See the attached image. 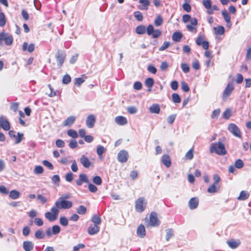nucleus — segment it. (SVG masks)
<instances>
[{
	"label": "nucleus",
	"mask_w": 251,
	"mask_h": 251,
	"mask_svg": "<svg viewBox=\"0 0 251 251\" xmlns=\"http://www.w3.org/2000/svg\"><path fill=\"white\" fill-rule=\"evenodd\" d=\"M136 33L138 34H143L147 32L149 36L153 38H157L161 35V31L159 29H154L152 25H149L147 28L144 25H140L136 27Z\"/></svg>",
	"instance_id": "nucleus-1"
},
{
	"label": "nucleus",
	"mask_w": 251,
	"mask_h": 251,
	"mask_svg": "<svg viewBox=\"0 0 251 251\" xmlns=\"http://www.w3.org/2000/svg\"><path fill=\"white\" fill-rule=\"evenodd\" d=\"M210 151L211 153L215 152L220 155H224L226 153L225 145L221 141L212 143L210 145Z\"/></svg>",
	"instance_id": "nucleus-2"
},
{
	"label": "nucleus",
	"mask_w": 251,
	"mask_h": 251,
	"mask_svg": "<svg viewBox=\"0 0 251 251\" xmlns=\"http://www.w3.org/2000/svg\"><path fill=\"white\" fill-rule=\"evenodd\" d=\"M73 206V203L72 201L66 200H62L59 199L55 201L54 203V207L59 209H68L71 208Z\"/></svg>",
	"instance_id": "nucleus-3"
},
{
	"label": "nucleus",
	"mask_w": 251,
	"mask_h": 251,
	"mask_svg": "<svg viewBox=\"0 0 251 251\" xmlns=\"http://www.w3.org/2000/svg\"><path fill=\"white\" fill-rule=\"evenodd\" d=\"M59 210H57L56 207L52 206L50 211L47 212L45 213V217L50 222H53L56 220L58 217Z\"/></svg>",
	"instance_id": "nucleus-4"
},
{
	"label": "nucleus",
	"mask_w": 251,
	"mask_h": 251,
	"mask_svg": "<svg viewBox=\"0 0 251 251\" xmlns=\"http://www.w3.org/2000/svg\"><path fill=\"white\" fill-rule=\"evenodd\" d=\"M13 41V37L11 35L4 32L0 33V46L2 45V42H4L7 46L11 45Z\"/></svg>",
	"instance_id": "nucleus-5"
},
{
	"label": "nucleus",
	"mask_w": 251,
	"mask_h": 251,
	"mask_svg": "<svg viewBox=\"0 0 251 251\" xmlns=\"http://www.w3.org/2000/svg\"><path fill=\"white\" fill-rule=\"evenodd\" d=\"M66 56V53L64 50H57L55 55V57L58 68H60L62 66L65 60Z\"/></svg>",
	"instance_id": "nucleus-6"
},
{
	"label": "nucleus",
	"mask_w": 251,
	"mask_h": 251,
	"mask_svg": "<svg viewBox=\"0 0 251 251\" xmlns=\"http://www.w3.org/2000/svg\"><path fill=\"white\" fill-rule=\"evenodd\" d=\"M147 202L144 197H140L135 202V209L138 212H142L145 209Z\"/></svg>",
	"instance_id": "nucleus-7"
},
{
	"label": "nucleus",
	"mask_w": 251,
	"mask_h": 251,
	"mask_svg": "<svg viewBox=\"0 0 251 251\" xmlns=\"http://www.w3.org/2000/svg\"><path fill=\"white\" fill-rule=\"evenodd\" d=\"M234 84L232 82H229L227 83L223 94L222 99L223 100L225 101L226 100V99L231 94V92L234 90Z\"/></svg>",
	"instance_id": "nucleus-8"
},
{
	"label": "nucleus",
	"mask_w": 251,
	"mask_h": 251,
	"mask_svg": "<svg viewBox=\"0 0 251 251\" xmlns=\"http://www.w3.org/2000/svg\"><path fill=\"white\" fill-rule=\"evenodd\" d=\"M129 158V154L127 151L125 150H121L118 153L117 159L120 163H126Z\"/></svg>",
	"instance_id": "nucleus-9"
},
{
	"label": "nucleus",
	"mask_w": 251,
	"mask_h": 251,
	"mask_svg": "<svg viewBox=\"0 0 251 251\" xmlns=\"http://www.w3.org/2000/svg\"><path fill=\"white\" fill-rule=\"evenodd\" d=\"M228 130L235 137H241V134L240 129L234 124H230L228 126Z\"/></svg>",
	"instance_id": "nucleus-10"
},
{
	"label": "nucleus",
	"mask_w": 251,
	"mask_h": 251,
	"mask_svg": "<svg viewBox=\"0 0 251 251\" xmlns=\"http://www.w3.org/2000/svg\"><path fill=\"white\" fill-rule=\"evenodd\" d=\"M60 227L58 225H54L51 228H48L46 231V234L48 237L52 235H57L60 232Z\"/></svg>",
	"instance_id": "nucleus-11"
},
{
	"label": "nucleus",
	"mask_w": 251,
	"mask_h": 251,
	"mask_svg": "<svg viewBox=\"0 0 251 251\" xmlns=\"http://www.w3.org/2000/svg\"><path fill=\"white\" fill-rule=\"evenodd\" d=\"M149 223L152 226H157L159 225L160 222L157 217V214L155 212L151 213Z\"/></svg>",
	"instance_id": "nucleus-12"
},
{
	"label": "nucleus",
	"mask_w": 251,
	"mask_h": 251,
	"mask_svg": "<svg viewBox=\"0 0 251 251\" xmlns=\"http://www.w3.org/2000/svg\"><path fill=\"white\" fill-rule=\"evenodd\" d=\"M76 184L77 186H81L83 183H89V180L87 175L85 174H80L79 175V178L75 180Z\"/></svg>",
	"instance_id": "nucleus-13"
},
{
	"label": "nucleus",
	"mask_w": 251,
	"mask_h": 251,
	"mask_svg": "<svg viewBox=\"0 0 251 251\" xmlns=\"http://www.w3.org/2000/svg\"><path fill=\"white\" fill-rule=\"evenodd\" d=\"M79 161L80 163L85 168H89L92 165L91 162L85 155H81Z\"/></svg>",
	"instance_id": "nucleus-14"
},
{
	"label": "nucleus",
	"mask_w": 251,
	"mask_h": 251,
	"mask_svg": "<svg viewBox=\"0 0 251 251\" xmlns=\"http://www.w3.org/2000/svg\"><path fill=\"white\" fill-rule=\"evenodd\" d=\"M0 123L1 128L6 131L10 128V123L9 121L3 116L0 117Z\"/></svg>",
	"instance_id": "nucleus-15"
},
{
	"label": "nucleus",
	"mask_w": 251,
	"mask_h": 251,
	"mask_svg": "<svg viewBox=\"0 0 251 251\" xmlns=\"http://www.w3.org/2000/svg\"><path fill=\"white\" fill-rule=\"evenodd\" d=\"M96 122V118L94 115H89L87 116L86 120V124L88 127L93 128Z\"/></svg>",
	"instance_id": "nucleus-16"
},
{
	"label": "nucleus",
	"mask_w": 251,
	"mask_h": 251,
	"mask_svg": "<svg viewBox=\"0 0 251 251\" xmlns=\"http://www.w3.org/2000/svg\"><path fill=\"white\" fill-rule=\"evenodd\" d=\"M199 203V199L197 197L191 198L188 202V206L190 209L193 210L197 208Z\"/></svg>",
	"instance_id": "nucleus-17"
},
{
	"label": "nucleus",
	"mask_w": 251,
	"mask_h": 251,
	"mask_svg": "<svg viewBox=\"0 0 251 251\" xmlns=\"http://www.w3.org/2000/svg\"><path fill=\"white\" fill-rule=\"evenodd\" d=\"M139 3L141 4L138 6V8L141 10H147L148 9L150 2L149 0H139Z\"/></svg>",
	"instance_id": "nucleus-18"
},
{
	"label": "nucleus",
	"mask_w": 251,
	"mask_h": 251,
	"mask_svg": "<svg viewBox=\"0 0 251 251\" xmlns=\"http://www.w3.org/2000/svg\"><path fill=\"white\" fill-rule=\"evenodd\" d=\"M220 189V186L219 184L213 183L208 188L207 192L210 194H213L218 192Z\"/></svg>",
	"instance_id": "nucleus-19"
},
{
	"label": "nucleus",
	"mask_w": 251,
	"mask_h": 251,
	"mask_svg": "<svg viewBox=\"0 0 251 251\" xmlns=\"http://www.w3.org/2000/svg\"><path fill=\"white\" fill-rule=\"evenodd\" d=\"M137 235L140 238H143L146 235V230L143 225H140L137 229Z\"/></svg>",
	"instance_id": "nucleus-20"
},
{
	"label": "nucleus",
	"mask_w": 251,
	"mask_h": 251,
	"mask_svg": "<svg viewBox=\"0 0 251 251\" xmlns=\"http://www.w3.org/2000/svg\"><path fill=\"white\" fill-rule=\"evenodd\" d=\"M23 247L25 251H31L34 248V244L31 241H24Z\"/></svg>",
	"instance_id": "nucleus-21"
},
{
	"label": "nucleus",
	"mask_w": 251,
	"mask_h": 251,
	"mask_svg": "<svg viewBox=\"0 0 251 251\" xmlns=\"http://www.w3.org/2000/svg\"><path fill=\"white\" fill-rule=\"evenodd\" d=\"M115 121L118 125L120 126H124L127 123L126 118L122 116H117L115 118Z\"/></svg>",
	"instance_id": "nucleus-22"
},
{
	"label": "nucleus",
	"mask_w": 251,
	"mask_h": 251,
	"mask_svg": "<svg viewBox=\"0 0 251 251\" xmlns=\"http://www.w3.org/2000/svg\"><path fill=\"white\" fill-rule=\"evenodd\" d=\"M100 231V227L97 225H91L88 228V232L90 235L97 234Z\"/></svg>",
	"instance_id": "nucleus-23"
},
{
	"label": "nucleus",
	"mask_w": 251,
	"mask_h": 251,
	"mask_svg": "<svg viewBox=\"0 0 251 251\" xmlns=\"http://www.w3.org/2000/svg\"><path fill=\"white\" fill-rule=\"evenodd\" d=\"M161 162L167 168L170 167L171 165L170 158L167 154H164L162 156Z\"/></svg>",
	"instance_id": "nucleus-24"
},
{
	"label": "nucleus",
	"mask_w": 251,
	"mask_h": 251,
	"mask_svg": "<svg viewBox=\"0 0 251 251\" xmlns=\"http://www.w3.org/2000/svg\"><path fill=\"white\" fill-rule=\"evenodd\" d=\"M35 49V45L33 43L30 44L28 46L27 42H24L23 45V50L25 51L28 50L29 52H32Z\"/></svg>",
	"instance_id": "nucleus-25"
},
{
	"label": "nucleus",
	"mask_w": 251,
	"mask_h": 251,
	"mask_svg": "<svg viewBox=\"0 0 251 251\" xmlns=\"http://www.w3.org/2000/svg\"><path fill=\"white\" fill-rule=\"evenodd\" d=\"M76 117L74 116H71L68 117L63 122L64 126H71L75 122Z\"/></svg>",
	"instance_id": "nucleus-26"
},
{
	"label": "nucleus",
	"mask_w": 251,
	"mask_h": 251,
	"mask_svg": "<svg viewBox=\"0 0 251 251\" xmlns=\"http://www.w3.org/2000/svg\"><path fill=\"white\" fill-rule=\"evenodd\" d=\"M228 246L231 249H236L241 244V242L239 240H229L226 242Z\"/></svg>",
	"instance_id": "nucleus-27"
},
{
	"label": "nucleus",
	"mask_w": 251,
	"mask_h": 251,
	"mask_svg": "<svg viewBox=\"0 0 251 251\" xmlns=\"http://www.w3.org/2000/svg\"><path fill=\"white\" fill-rule=\"evenodd\" d=\"M149 110L151 113L159 114L160 111V107L158 104H153L150 107Z\"/></svg>",
	"instance_id": "nucleus-28"
},
{
	"label": "nucleus",
	"mask_w": 251,
	"mask_h": 251,
	"mask_svg": "<svg viewBox=\"0 0 251 251\" xmlns=\"http://www.w3.org/2000/svg\"><path fill=\"white\" fill-rule=\"evenodd\" d=\"M182 37V34L179 31L174 32L172 35V40L175 42H179Z\"/></svg>",
	"instance_id": "nucleus-29"
},
{
	"label": "nucleus",
	"mask_w": 251,
	"mask_h": 251,
	"mask_svg": "<svg viewBox=\"0 0 251 251\" xmlns=\"http://www.w3.org/2000/svg\"><path fill=\"white\" fill-rule=\"evenodd\" d=\"M249 197V194L247 192L245 191H242L240 192L237 199L240 201H244L248 199Z\"/></svg>",
	"instance_id": "nucleus-30"
},
{
	"label": "nucleus",
	"mask_w": 251,
	"mask_h": 251,
	"mask_svg": "<svg viewBox=\"0 0 251 251\" xmlns=\"http://www.w3.org/2000/svg\"><path fill=\"white\" fill-rule=\"evenodd\" d=\"M20 196V192L15 190L11 191L9 194V197L13 200L17 199L19 198Z\"/></svg>",
	"instance_id": "nucleus-31"
},
{
	"label": "nucleus",
	"mask_w": 251,
	"mask_h": 251,
	"mask_svg": "<svg viewBox=\"0 0 251 251\" xmlns=\"http://www.w3.org/2000/svg\"><path fill=\"white\" fill-rule=\"evenodd\" d=\"M222 15L225 21H226V22L227 24L229 23L230 19H231V17H230V16L229 15V14L228 13V12L226 11V9H224L222 11Z\"/></svg>",
	"instance_id": "nucleus-32"
},
{
	"label": "nucleus",
	"mask_w": 251,
	"mask_h": 251,
	"mask_svg": "<svg viewBox=\"0 0 251 251\" xmlns=\"http://www.w3.org/2000/svg\"><path fill=\"white\" fill-rule=\"evenodd\" d=\"M214 29L216 34L223 35L225 33V28L221 25L214 27Z\"/></svg>",
	"instance_id": "nucleus-33"
},
{
	"label": "nucleus",
	"mask_w": 251,
	"mask_h": 251,
	"mask_svg": "<svg viewBox=\"0 0 251 251\" xmlns=\"http://www.w3.org/2000/svg\"><path fill=\"white\" fill-rule=\"evenodd\" d=\"M91 221L95 225L97 226L100 225L101 222L100 218L97 215H93V216L92 217Z\"/></svg>",
	"instance_id": "nucleus-34"
},
{
	"label": "nucleus",
	"mask_w": 251,
	"mask_h": 251,
	"mask_svg": "<svg viewBox=\"0 0 251 251\" xmlns=\"http://www.w3.org/2000/svg\"><path fill=\"white\" fill-rule=\"evenodd\" d=\"M67 134L68 136L73 138H77L78 136V134L77 132L74 129H69L67 131Z\"/></svg>",
	"instance_id": "nucleus-35"
},
{
	"label": "nucleus",
	"mask_w": 251,
	"mask_h": 251,
	"mask_svg": "<svg viewBox=\"0 0 251 251\" xmlns=\"http://www.w3.org/2000/svg\"><path fill=\"white\" fill-rule=\"evenodd\" d=\"M35 237L38 239H43L45 237V233L42 230L39 229L35 232Z\"/></svg>",
	"instance_id": "nucleus-36"
},
{
	"label": "nucleus",
	"mask_w": 251,
	"mask_h": 251,
	"mask_svg": "<svg viewBox=\"0 0 251 251\" xmlns=\"http://www.w3.org/2000/svg\"><path fill=\"white\" fill-rule=\"evenodd\" d=\"M166 240L168 241L170 239L174 236V230L172 228L167 229L166 230Z\"/></svg>",
	"instance_id": "nucleus-37"
},
{
	"label": "nucleus",
	"mask_w": 251,
	"mask_h": 251,
	"mask_svg": "<svg viewBox=\"0 0 251 251\" xmlns=\"http://www.w3.org/2000/svg\"><path fill=\"white\" fill-rule=\"evenodd\" d=\"M172 100L175 103H179L181 102L179 96L176 93H174L172 95Z\"/></svg>",
	"instance_id": "nucleus-38"
},
{
	"label": "nucleus",
	"mask_w": 251,
	"mask_h": 251,
	"mask_svg": "<svg viewBox=\"0 0 251 251\" xmlns=\"http://www.w3.org/2000/svg\"><path fill=\"white\" fill-rule=\"evenodd\" d=\"M6 24V18L3 12L0 13V27H3Z\"/></svg>",
	"instance_id": "nucleus-39"
},
{
	"label": "nucleus",
	"mask_w": 251,
	"mask_h": 251,
	"mask_svg": "<svg viewBox=\"0 0 251 251\" xmlns=\"http://www.w3.org/2000/svg\"><path fill=\"white\" fill-rule=\"evenodd\" d=\"M221 112L219 108L214 110L211 115V118L213 119H217Z\"/></svg>",
	"instance_id": "nucleus-40"
},
{
	"label": "nucleus",
	"mask_w": 251,
	"mask_h": 251,
	"mask_svg": "<svg viewBox=\"0 0 251 251\" xmlns=\"http://www.w3.org/2000/svg\"><path fill=\"white\" fill-rule=\"evenodd\" d=\"M60 181V176L58 175H55L52 176L51 178V182L52 183L59 185V182Z\"/></svg>",
	"instance_id": "nucleus-41"
},
{
	"label": "nucleus",
	"mask_w": 251,
	"mask_h": 251,
	"mask_svg": "<svg viewBox=\"0 0 251 251\" xmlns=\"http://www.w3.org/2000/svg\"><path fill=\"white\" fill-rule=\"evenodd\" d=\"M105 150L104 147L101 145H99L97 149V153L99 156H100L105 151Z\"/></svg>",
	"instance_id": "nucleus-42"
},
{
	"label": "nucleus",
	"mask_w": 251,
	"mask_h": 251,
	"mask_svg": "<svg viewBox=\"0 0 251 251\" xmlns=\"http://www.w3.org/2000/svg\"><path fill=\"white\" fill-rule=\"evenodd\" d=\"M154 84V80L153 78L149 77L145 81V84L148 88H151Z\"/></svg>",
	"instance_id": "nucleus-43"
},
{
	"label": "nucleus",
	"mask_w": 251,
	"mask_h": 251,
	"mask_svg": "<svg viewBox=\"0 0 251 251\" xmlns=\"http://www.w3.org/2000/svg\"><path fill=\"white\" fill-rule=\"evenodd\" d=\"M231 115V111L229 109H226L223 113V117L225 119H228Z\"/></svg>",
	"instance_id": "nucleus-44"
},
{
	"label": "nucleus",
	"mask_w": 251,
	"mask_h": 251,
	"mask_svg": "<svg viewBox=\"0 0 251 251\" xmlns=\"http://www.w3.org/2000/svg\"><path fill=\"white\" fill-rule=\"evenodd\" d=\"M244 163L242 160L238 159L235 162V167L238 169H241L244 167Z\"/></svg>",
	"instance_id": "nucleus-45"
},
{
	"label": "nucleus",
	"mask_w": 251,
	"mask_h": 251,
	"mask_svg": "<svg viewBox=\"0 0 251 251\" xmlns=\"http://www.w3.org/2000/svg\"><path fill=\"white\" fill-rule=\"evenodd\" d=\"M134 16L135 19L137 21H142L143 20V15H142L141 12H140V11H135L134 13Z\"/></svg>",
	"instance_id": "nucleus-46"
},
{
	"label": "nucleus",
	"mask_w": 251,
	"mask_h": 251,
	"mask_svg": "<svg viewBox=\"0 0 251 251\" xmlns=\"http://www.w3.org/2000/svg\"><path fill=\"white\" fill-rule=\"evenodd\" d=\"M86 212V208L83 205L79 206L77 209V212L78 214L83 215L85 214Z\"/></svg>",
	"instance_id": "nucleus-47"
},
{
	"label": "nucleus",
	"mask_w": 251,
	"mask_h": 251,
	"mask_svg": "<svg viewBox=\"0 0 251 251\" xmlns=\"http://www.w3.org/2000/svg\"><path fill=\"white\" fill-rule=\"evenodd\" d=\"M181 69H182V71L184 73H187L190 71L189 66L187 63H182L181 64Z\"/></svg>",
	"instance_id": "nucleus-48"
},
{
	"label": "nucleus",
	"mask_w": 251,
	"mask_h": 251,
	"mask_svg": "<svg viewBox=\"0 0 251 251\" xmlns=\"http://www.w3.org/2000/svg\"><path fill=\"white\" fill-rule=\"evenodd\" d=\"M163 19L161 16L158 15L154 21V24L156 26H159L162 24Z\"/></svg>",
	"instance_id": "nucleus-49"
},
{
	"label": "nucleus",
	"mask_w": 251,
	"mask_h": 251,
	"mask_svg": "<svg viewBox=\"0 0 251 251\" xmlns=\"http://www.w3.org/2000/svg\"><path fill=\"white\" fill-rule=\"evenodd\" d=\"M71 81V77L69 75H68V74L65 75L63 76V79H62V83L63 84H67L69 82H70Z\"/></svg>",
	"instance_id": "nucleus-50"
},
{
	"label": "nucleus",
	"mask_w": 251,
	"mask_h": 251,
	"mask_svg": "<svg viewBox=\"0 0 251 251\" xmlns=\"http://www.w3.org/2000/svg\"><path fill=\"white\" fill-rule=\"evenodd\" d=\"M93 182L96 185H100L102 183V179L99 176H94L93 178Z\"/></svg>",
	"instance_id": "nucleus-51"
},
{
	"label": "nucleus",
	"mask_w": 251,
	"mask_h": 251,
	"mask_svg": "<svg viewBox=\"0 0 251 251\" xmlns=\"http://www.w3.org/2000/svg\"><path fill=\"white\" fill-rule=\"evenodd\" d=\"M193 150L190 149L185 154V157L186 159L191 160L193 158Z\"/></svg>",
	"instance_id": "nucleus-52"
},
{
	"label": "nucleus",
	"mask_w": 251,
	"mask_h": 251,
	"mask_svg": "<svg viewBox=\"0 0 251 251\" xmlns=\"http://www.w3.org/2000/svg\"><path fill=\"white\" fill-rule=\"evenodd\" d=\"M202 4L206 9H209L212 6L211 0H203Z\"/></svg>",
	"instance_id": "nucleus-53"
},
{
	"label": "nucleus",
	"mask_w": 251,
	"mask_h": 251,
	"mask_svg": "<svg viewBox=\"0 0 251 251\" xmlns=\"http://www.w3.org/2000/svg\"><path fill=\"white\" fill-rule=\"evenodd\" d=\"M30 232V228L29 226H25L24 227L23 230H22V233H23V234L24 236H27L28 235H29Z\"/></svg>",
	"instance_id": "nucleus-54"
},
{
	"label": "nucleus",
	"mask_w": 251,
	"mask_h": 251,
	"mask_svg": "<svg viewBox=\"0 0 251 251\" xmlns=\"http://www.w3.org/2000/svg\"><path fill=\"white\" fill-rule=\"evenodd\" d=\"M88 184V189L92 193H95L97 191L98 188L97 187L94 185L93 184L90 183V182Z\"/></svg>",
	"instance_id": "nucleus-55"
},
{
	"label": "nucleus",
	"mask_w": 251,
	"mask_h": 251,
	"mask_svg": "<svg viewBox=\"0 0 251 251\" xmlns=\"http://www.w3.org/2000/svg\"><path fill=\"white\" fill-rule=\"evenodd\" d=\"M176 118V114H172L169 116L167 119V122L171 125L174 122Z\"/></svg>",
	"instance_id": "nucleus-56"
},
{
	"label": "nucleus",
	"mask_w": 251,
	"mask_h": 251,
	"mask_svg": "<svg viewBox=\"0 0 251 251\" xmlns=\"http://www.w3.org/2000/svg\"><path fill=\"white\" fill-rule=\"evenodd\" d=\"M43 164L47 167V168H48L50 170H52L53 169V165L52 164V163H51L48 160H45L43 161Z\"/></svg>",
	"instance_id": "nucleus-57"
},
{
	"label": "nucleus",
	"mask_w": 251,
	"mask_h": 251,
	"mask_svg": "<svg viewBox=\"0 0 251 251\" xmlns=\"http://www.w3.org/2000/svg\"><path fill=\"white\" fill-rule=\"evenodd\" d=\"M60 223L63 226H67L68 225V221L65 217H61L60 218Z\"/></svg>",
	"instance_id": "nucleus-58"
},
{
	"label": "nucleus",
	"mask_w": 251,
	"mask_h": 251,
	"mask_svg": "<svg viewBox=\"0 0 251 251\" xmlns=\"http://www.w3.org/2000/svg\"><path fill=\"white\" fill-rule=\"evenodd\" d=\"M44 169L41 166H37L34 169V173L36 174H41L43 172Z\"/></svg>",
	"instance_id": "nucleus-59"
},
{
	"label": "nucleus",
	"mask_w": 251,
	"mask_h": 251,
	"mask_svg": "<svg viewBox=\"0 0 251 251\" xmlns=\"http://www.w3.org/2000/svg\"><path fill=\"white\" fill-rule=\"evenodd\" d=\"M170 45L169 42H164L163 45L159 48L160 51H163L167 49Z\"/></svg>",
	"instance_id": "nucleus-60"
},
{
	"label": "nucleus",
	"mask_w": 251,
	"mask_h": 251,
	"mask_svg": "<svg viewBox=\"0 0 251 251\" xmlns=\"http://www.w3.org/2000/svg\"><path fill=\"white\" fill-rule=\"evenodd\" d=\"M75 84L79 86L85 81V79L83 77H78L75 78Z\"/></svg>",
	"instance_id": "nucleus-61"
},
{
	"label": "nucleus",
	"mask_w": 251,
	"mask_h": 251,
	"mask_svg": "<svg viewBox=\"0 0 251 251\" xmlns=\"http://www.w3.org/2000/svg\"><path fill=\"white\" fill-rule=\"evenodd\" d=\"M147 69L149 72H150L151 73H152L153 74H156V73L157 72V70H156V68L152 65H149L148 66Z\"/></svg>",
	"instance_id": "nucleus-62"
},
{
	"label": "nucleus",
	"mask_w": 251,
	"mask_h": 251,
	"mask_svg": "<svg viewBox=\"0 0 251 251\" xmlns=\"http://www.w3.org/2000/svg\"><path fill=\"white\" fill-rule=\"evenodd\" d=\"M181 89L185 92H187L190 90L188 84L184 81L181 83Z\"/></svg>",
	"instance_id": "nucleus-63"
},
{
	"label": "nucleus",
	"mask_w": 251,
	"mask_h": 251,
	"mask_svg": "<svg viewBox=\"0 0 251 251\" xmlns=\"http://www.w3.org/2000/svg\"><path fill=\"white\" fill-rule=\"evenodd\" d=\"M55 144L58 148H63L65 146V142L61 139H58L56 141Z\"/></svg>",
	"instance_id": "nucleus-64"
}]
</instances>
